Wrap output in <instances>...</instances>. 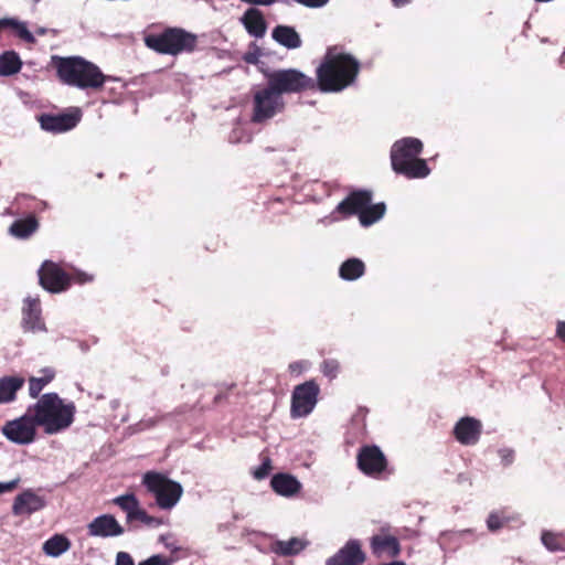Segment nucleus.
<instances>
[{"mask_svg":"<svg viewBox=\"0 0 565 565\" xmlns=\"http://www.w3.org/2000/svg\"><path fill=\"white\" fill-rule=\"evenodd\" d=\"M360 68L354 56L329 47L316 68L315 88L321 93H340L355 83Z\"/></svg>","mask_w":565,"mask_h":565,"instance_id":"obj_1","label":"nucleus"},{"mask_svg":"<svg viewBox=\"0 0 565 565\" xmlns=\"http://www.w3.org/2000/svg\"><path fill=\"white\" fill-rule=\"evenodd\" d=\"M51 65L61 83L79 89L99 90L110 79L96 64L78 55H53Z\"/></svg>","mask_w":565,"mask_h":565,"instance_id":"obj_2","label":"nucleus"},{"mask_svg":"<svg viewBox=\"0 0 565 565\" xmlns=\"http://www.w3.org/2000/svg\"><path fill=\"white\" fill-rule=\"evenodd\" d=\"M39 426L49 435L67 429L74 422L76 406L73 402L65 403L57 393H46L38 402L29 406Z\"/></svg>","mask_w":565,"mask_h":565,"instance_id":"obj_3","label":"nucleus"},{"mask_svg":"<svg viewBox=\"0 0 565 565\" xmlns=\"http://www.w3.org/2000/svg\"><path fill=\"white\" fill-rule=\"evenodd\" d=\"M423 142L413 137H406L393 143L391 164L395 173L407 179L426 178L430 169L426 160L418 158L423 151Z\"/></svg>","mask_w":565,"mask_h":565,"instance_id":"obj_4","label":"nucleus"},{"mask_svg":"<svg viewBox=\"0 0 565 565\" xmlns=\"http://www.w3.org/2000/svg\"><path fill=\"white\" fill-rule=\"evenodd\" d=\"M148 49L164 55L178 56L193 53L199 43L196 34L179 26H167L160 32H150L143 38Z\"/></svg>","mask_w":565,"mask_h":565,"instance_id":"obj_5","label":"nucleus"},{"mask_svg":"<svg viewBox=\"0 0 565 565\" xmlns=\"http://www.w3.org/2000/svg\"><path fill=\"white\" fill-rule=\"evenodd\" d=\"M286 108L282 96L271 88L267 83L253 92L250 121L253 124H265Z\"/></svg>","mask_w":565,"mask_h":565,"instance_id":"obj_6","label":"nucleus"},{"mask_svg":"<svg viewBox=\"0 0 565 565\" xmlns=\"http://www.w3.org/2000/svg\"><path fill=\"white\" fill-rule=\"evenodd\" d=\"M142 484L154 497L157 505L162 510L172 509L183 493L179 482L156 471L146 472L142 478Z\"/></svg>","mask_w":565,"mask_h":565,"instance_id":"obj_7","label":"nucleus"},{"mask_svg":"<svg viewBox=\"0 0 565 565\" xmlns=\"http://www.w3.org/2000/svg\"><path fill=\"white\" fill-rule=\"evenodd\" d=\"M267 83L279 96L316 92L313 77L297 68H282L265 74Z\"/></svg>","mask_w":565,"mask_h":565,"instance_id":"obj_8","label":"nucleus"},{"mask_svg":"<svg viewBox=\"0 0 565 565\" xmlns=\"http://www.w3.org/2000/svg\"><path fill=\"white\" fill-rule=\"evenodd\" d=\"M92 279V276L84 273L72 276L52 260H45L39 269L40 285L52 294L67 290L73 281L85 284Z\"/></svg>","mask_w":565,"mask_h":565,"instance_id":"obj_9","label":"nucleus"},{"mask_svg":"<svg viewBox=\"0 0 565 565\" xmlns=\"http://www.w3.org/2000/svg\"><path fill=\"white\" fill-rule=\"evenodd\" d=\"M356 466L363 475L374 479H381L392 472L386 456L376 445H365L359 449Z\"/></svg>","mask_w":565,"mask_h":565,"instance_id":"obj_10","label":"nucleus"},{"mask_svg":"<svg viewBox=\"0 0 565 565\" xmlns=\"http://www.w3.org/2000/svg\"><path fill=\"white\" fill-rule=\"evenodd\" d=\"M39 424L35 422L32 413H26L19 418L8 420L1 431L3 436L18 445H29L35 440L36 427Z\"/></svg>","mask_w":565,"mask_h":565,"instance_id":"obj_11","label":"nucleus"},{"mask_svg":"<svg viewBox=\"0 0 565 565\" xmlns=\"http://www.w3.org/2000/svg\"><path fill=\"white\" fill-rule=\"evenodd\" d=\"M319 393L320 387L315 380L297 385L291 395V417L299 418L309 415L318 402Z\"/></svg>","mask_w":565,"mask_h":565,"instance_id":"obj_12","label":"nucleus"},{"mask_svg":"<svg viewBox=\"0 0 565 565\" xmlns=\"http://www.w3.org/2000/svg\"><path fill=\"white\" fill-rule=\"evenodd\" d=\"M82 118L79 108H73L67 113L51 115L43 114L39 117L41 128L53 134L68 131L77 126Z\"/></svg>","mask_w":565,"mask_h":565,"instance_id":"obj_13","label":"nucleus"},{"mask_svg":"<svg viewBox=\"0 0 565 565\" xmlns=\"http://www.w3.org/2000/svg\"><path fill=\"white\" fill-rule=\"evenodd\" d=\"M373 193L370 190H354L348 194L335 207L342 217L361 215L363 209L372 202Z\"/></svg>","mask_w":565,"mask_h":565,"instance_id":"obj_14","label":"nucleus"},{"mask_svg":"<svg viewBox=\"0 0 565 565\" xmlns=\"http://www.w3.org/2000/svg\"><path fill=\"white\" fill-rule=\"evenodd\" d=\"M452 434L459 444L463 446H473L481 437L482 423L475 417H462L456 423Z\"/></svg>","mask_w":565,"mask_h":565,"instance_id":"obj_15","label":"nucleus"},{"mask_svg":"<svg viewBox=\"0 0 565 565\" xmlns=\"http://www.w3.org/2000/svg\"><path fill=\"white\" fill-rule=\"evenodd\" d=\"M365 554L359 541H349L335 555L327 561V565H360L364 563Z\"/></svg>","mask_w":565,"mask_h":565,"instance_id":"obj_16","label":"nucleus"},{"mask_svg":"<svg viewBox=\"0 0 565 565\" xmlns=\"http://www.w3.org/2000/svg\"><path fill=\"white\" fill-rule=\"evenodd\" d=\"M371 550L376 557L395 558L401 553V545L397 537L390 534H376L371 537Z\"/></svg>","mask_w":565,"mask_h":565,"instance_id":"obj_17","label":"nucleus"},{"mask_svg":"<svg viewBox=\"0 0 565 565\" xmlns=\"http://www.w3.org/2000/svg\"><path fill=\"white\" fill-rule=\"evenodd\" d=\"M90 536H118L124 533L122 526L114 515L103 514L95 518L87 526Z\"/></svg>","mask_w":565,"mask_h":565,"instance_id":"obj_18","label":"nucleus"},{"mask_svg":"<svg viewBox=\"0 0 565 565\" xmlns=\"http://www.w3.org/2000/svg\"><path fill=\"white\" fill-rule=\"evenodd\" d=\"M22 326L25 331H43L45 324L41 317V306L39 299L26 298L22 309Z\"/></svg>","mask_w":565,"mask_h":565,"instance_id":"obj_19","label":"nucleus"},{"mask_svg":"<svg viewBox=\"0 0 565 565\" xmlns=\"http://www.w3.org/2000/svg\"><path fill=\"white\" fill-rule=\"evenodd\" d=\"M44 500L41 497L31 490H25L14 499L12 512L14 515L32 514L44 508Z\"/></svg>","mask_w":565,"mask_h":565,"instance_id":"obj_20","label":"nucleus"},{"mask_svg":"<svg viewBox=\"0 0 565 565\" xmlns=\"http://www.w3.org/2000/svg\"><path fill=\"white\" fill-rule=\"evenodd\" d=\"M270 486L277 494L282 497H292L301 489V483L296 477L282 472L273 476Z\"/></svg>","mask_w":565,"mask_h":565,"instance_id":"obj_21","label":"nucleus"},{"mask_svg":"<svg viewBox=\"0 0 565 565\" xmlns=\"http://www.w3.org/2000/svg\"><path fill=\"white\" fill-rule=\"evenodd\" d=\"M242 23L246 31L255 38H263L266 33L267 24L265 18L262 11L256 8H249L245 11L242 17Z\"/></svg>","mask_w":565,"mask_h":565,"instance_id":"obj_22","label":"nucleus"},{"mask_svg":"<svg viewBox=\"0 0 565 565\" xmlns=\"http://www.w3.org/2000/svg\"><path fill=\"white\" fill-rule=\"evenodd\" d=\"M271 38L288 50H296L302 45V40L295 28L279 24L273 29Z\"/></svg>","mask_w":565,"mask_h":565,"instance_id":"obj_23","label":"nucleus"},{"mask_svg":"<svg viewBox=\"0 0 565 565\" xmlns=\"http://www.w3.org/2000/svg\"><path fill=\"white\" fill-rule=\"evenodd\" d=\"M39 228V221L34 214H30L24 218L15 220L9 227V233L19 238L26 239Z\"/></svg>","mask_w":565,"mask_h":565,"instance_id":"obj_24","label":"nucleus"},{"mask_svg":"<svg viewBox=\"0 0 565 565\" xmlns=\"http://www.w3.org/2000/svg\"><path fill=\"white\" fill-rule=\"evenodd\" d=\"M24 379L21 376H3L0 379V404H7L15 401L17 393L24 385Z\"/></svg>","mask_w":565,"mask_h":565,"instance_id":"obj_25","label":"nucleus"},{"mask_svg":"<svg viewBox=\"0 0 565 565\" xmlns=\"http://www.w3.org/2000/svg\"><path fill=\"white\" fill-rule=\"evenodd\" d=\"M111 502L119 507L127 514L128 523L137 521L139 513L142 511L139 500L134 493L116 497Z\"/></svg>","mask_w":565,"mask_h":565,"instance_id":"obj_26","label":"nucleus"},{"mask_svg":"<svg viewBox=\"0 0 565 565\" xmlns=\"http://www.w3.org/2000/svg\"><path fill=\"white\" fill-rule=\"evenodd\" d=\"M23 66L20 55L13 51H6L0 54V76H12L18 74Z\"/></svg>","mask_w":565,"mask_h":565,"instance_id":"obj_27","label":"nucleus"},{"mask_svg":"<svg viewBox=\"0 0 565 565\" xmlns=\"http://www.w3.org/2000/svg\"><path fill=\"white\" fill-rule=\"evenodd\" d=\"M39 373L40 376H30L28 380L29 395L32 398H39L43 388L55 379V371L52 367H44Z\"/></svg>","mask_w":565,"mask_h":565,"instance_id":"obj_28","label":"nucleus"},{"mask_svg":"<svg viewBox=\"0 0 565 565\" xmlns=\"http://www.w3.org/2000/svg\"><path fill=\"white\" fill-rule=\"evenodd\" d=\"M71 547V541L63 534H54L52 537L46 540L42 550L47 556L58 557L63 553L67 552Z\"/></svg>","mask_w":565,"mask_h":565,"instance_id":"obj_29","label":"nucleus"},{"mask_svg":"<svg viewBox=\"0 0 565 565\" xmlns=\"http://www.w3.org/2000/svg\"><path fill=\"white\" fill-rule=\"evenodd\" d=\"M365 273V265L359 258H349L339 268V276L344 280H355Z\"/></svg>","mask_w":565,"mask_h":565,"instance_id":"obj_30","label":"nucleus"},{"mask_svg":"<svg viewBox=\"0 0 565 565\" xmlns=\"http://www.w3.org/2000/svg\"><path fill=\"white\" fill-rule=\"evenodd\" d=\"M385 211L386 205L383 202L376 204H372L371 202L363 209L359 216V221L362 226H370L381 220L384 216Z\"/></svg>","mask_w":565,"mask_h":565,"instance_id":"obj_31","label":"nucleus"},{"mask_svg":"<svg viewBox=\"0 0 565 565\" xmlns=\"http://www.w3.org/2000/svg\"><path fill=\"white\" fill-rule=\"evenodd\" d=\"M307 543L298 537H291L288 541H277L275 544V553L281 556H292L305 550Z\"/></svg>","mask_w":565,"mask_h":565,"instance_id":"obj_32","label":"nucleus"},{"mask_svg":"<svg viewBox=\"0 0 565 565\" xmlns=\"http://www.w3.org/2000/svg\"><path fill=\"white\" fill-rule=\"evenodd\" d=\"M541 541L550 552H565V534L563 533L543 531Z\"/></svg>","mask_w":565,"mask_h":565,"instance_id":"obj_33","label":"nucleus"},{"mask_svg":"<svg viewBox=\"0 0 565 565\" xmlns=\"http://www.w3.org/2000/svg\"><path fill=\"white\" fill-rule=\"evenodd\" d=\"M509 520L510 519L507 518L503 512H492L487 519V525L490 531L495 532L502 529Z\"/></svg>","mask_w":565,"mask_h":565,"instance_id":"obj_34","label":"nucleus"},{"mask_svg":"<svg viewBox=\"0 0 565 565\" xmlns=\"http://www.w3.org/2000/svg\"><path fill=\"white\" fill-rule=\"evenodd\" d=\"M321 372L330 380H333L340 372V363L334 359L324 360L321 364Z\"/></svg>","mask_w":565,"mask_h":565,"instance_id":"obj_35","label":"nucleus"},{"mask_svg":"<svg viewBox=\"0 0 565 565\" xmlns=\"http://www.w3.org/2000/svg\"><path fill=\"white\" fill-rule=\"evenodd\" d=\"M137 521L142 522L149 527H159L163 524V520L157 516L149 515L146 510L142 509L141 513H139V516Z\"/></svg>","mask_w":565,"mask_h":565,"instance_id":"obj_36","label":"nucleus"},{"mask_svg":"<svg viewBox=\"0 0 565 565\" xmlns=\"http://www.w3.org/2000/svg\"><path fill=\"white\" fill-rule=\"evenodd\" d=\"M270 470H271V461L268 457H266L264 459V461L262 462V465L254 470L253 476L255 479L262 480V479H265L269 475Z\"/></svg>","mask_w":565,"mask_h":565,"instance_id":"obj_37","label":"nucleus"},{"mask_svg":"<svg viewBox=\"0 0 565 565\" xmlns=\"http://www.w3.org/2000/svg\"><path fill=\"white\" fill-rule=\"evenodd\" d=\"M19 482H20V478H17L9 482H0V495L6 492H12L13 490H15L19 486Z\"/></svg>","mask_w":565,"mask_h":565,"instance_id":"obj_38","label":"nucleus"},{"mask_svg":"<svg viewBox=\"0 0 565 565\" xmlns=\"http://www.w3.org/2000/svg\"><path fill=\"white\" fill-rule=\"evenodd\" d=\"M295 2L308 8H321L326 6L329 0H294Z\"/></svg>","mask_w":565,"mask_h":565,"instance_id":"obj_39","label":"nucleus"},{"mask_svg":"<svg viewBox=\"0 0 565 565\" xmlns=\"http://www.w3.org/2000/svg\"><path fill=\"white\" fill-rule=\"evenodd\" d=\"M116 565H135V562L128 553L119 552L116 557Z\"/></svg>","mask_w":565,"mask_h":565,"instance_id":"obj_40","label":"nucleus"},{"mask_svg":"<svg viewBox=\"0 0 565 565\" xmlns=\"http://www.w3.org/2000/svg\"><path fill=\"white\" fill-rule=\"evenodd\" d=\"M139 565H166V562L160 555H153L148 559L139 563Z\"/></svg>","mask_w":565,"mask_h":565,"instance_id":"obj_41","label":"nucleus"},{"mask_svg":"<svg viewBox=\"0 0 565 565\" xmlns=\"http://www.w3.org/2000/svg\"><path fill=\"white\" fill-rule=\"evenodd\" d=\"M306 369V363L303 361H295L289 364V371L291 373L300 374Z\"/></svg>","mask_w":565,"mask_h":565,"instance_id":"obj_42","label":"nucleus"},{"mask_svg":"<svg viewBox=\"0 0 565 565\" xmlns=\"http://www.w3.org/2000/svg\"><path fill=\"white\" fill-rule=\"evenodd\" d=\"M556 335L558 339L565 342V321L557 322Z\"/></svg>","mask_w":565,"mask_h":565,"instance_id":"obj_43","label":"nucleus"},{"mask_svg":"<svg viewBox=\"0 0 565 565\" xmlns=\"http://www.w3.org/2000/svg\"><path fill=\"white\" fill-rule=\"evenodd\" d=\"M243 2L256 4V6H270L276 2V0H242Z\"/></svg>","mask_w":565,"mask_h":565,"instance_id":"obj_44","label":"nucleus"},{"mask_svg":"<svg viewBox=\"0 0 565 565\" xmlns=\"http://www.w3.org/2000/svg\"><path fill=\"white\" fill-rule=\"evenodd\" d=\"M395 7H404L411 2V0H392Z\"/></svg>","mask_w":565,"mask_h":565,"instance_id":"obj_45","label":"nucleus"},{"mask_svg":"<svg viewBox=\"0 0 565 565\" xmlns=\"http://www.w3.org/2000/svg\"><path fill=\"white\" fill-rule=\"evenodd\" d=\"M245 61H246L247 63H255V62L257 61V57H256L254 54H247V55L245 56Z\"/></svg>","mask_w":565,"mask_h":565,"instance_id":"obj_46","label":"nucleus"}]
</instances>
